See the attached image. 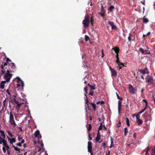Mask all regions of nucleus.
I'll list each match as a JSON object with an SVG mask.
<instances>
[{
  "label": "nucleus",
  "instance_id": "nucleus-2",
  "mask_svg": "<svg viewBox=\"0 0 155 155\" xmlns=\"http://www.w3.org/2000/svg\"><path fill=\"white\" fill-rule=\"evenodd\" d=\"M145 79L146 82L147 83V85H151L153 84L154 80L152 76L150 75H148Z\"/></svg>",
  "mask_w": 155,
  "mask_h": 155
},
{
  "label": "nucleus",
  "instance_id": "nucleus-5",
  "mask_svg": "<svg viewBox=\"0 0 155 155\" xmlns=\"http://www.w3.org/2000/svg\"><path fill=\"white\" fill-rule=\"evenodd\" d=\"M129 90L130 93L133 94H135V89L134 88V87L130 84L129 85Z\"/></svg>",
  "mask_w": 155,
  "mask_h": 155
},
{
  "label": "nucleus",
  "instance_id": "nucleus-54",
  "mask_svg": "<svg viewBox=\"0 0 155 155\" xmlns=\"http://www.w3.org/2000/svg\"><path fill=\"white\" fill-rule=\"evenodd\" d=\"M16 144L19 147H21L22 146V144L21 143H17Z\"/></svg>",
  "mask_w": 155,
  "mask_h": 155
},
{
  "label": "nucleus",
  "instance_id": "nucleus-20",
  "mask_svg": "<svg viewBox=\"0 0 155 155\" xmlns=\"http://www.w3.org/2000/svg\"><path fill=\"white\" fill-rule=\"evenodd\" d=\"M111 72L112 76H114V77H116L117 75V72L114 69Z\"/></svg>",
  "mask_w": 155,
  "mask_h": 155
},
{
  "label": "nucleus",
  "instance_id": "nucleus-3",
  "mask_svg": "<svg viewBox=\"0 0 155 155\" xmlns=\"http://www.w3.org/2000/svg\"><path fill=\"white\" fill-rule=\"evenodd\" d=\"M9 122L11 125H13L14 127H16L17 124L14 120V116L11 112H10Z\"/></svg>",
  "mask_w": 155,
  "mask_h": 155
},
{
  "label": "nucleus",
  "instance_id": "nucleus-10",
  "mask_svg": "<svg viewBox=\"0 0 155 155\" xmlns=\"http://www.w3.org/2000/svg\"><path fill=\"white\" fill-rule=\"evenodd\" d=\"M87 149L88 152L92 151V143L90 141L88 142Z\"/></svg>",
  "mask_w": 155,
  "mask_h": 155
},
{
  "label": "nucleus",
  "instance_id": "nucleus-7",
  "mask_svg": "<svg viewBox=\"0 0 155 155\" xmlns=\"http://www.w3.org/2000/svg\"><path fill=\"white\" fill-rule=\"evenodd\" d=\"M139 51L143 54H150V52L148 50H144L142 48H139Z\"/></svg>",
  "mask_w": 155,
  "mask_h": 155
},
{
  "label": "nucleus",
  "instance_id": "nucleus-1",
  "mask_svg": "<svg viewBox=\"0 0 155 155\" xmlns=\"http://www.w3.org/2000/svg\"><path fill=\"white\" fill-rule=\"evenodd\" d=\"M11 70L10 68H9V70L6 69V71H7L6 73L4 75V79H5V81L8 82L10 81L12 75V74H10V73L13 72V70Z\"/></svg>",
  "mask_w": 155,
  "mask_h": 155
},
{
  "label": "nucleus",
  "instance_id": "nucleus-43",
  "mask_svg": "<svg viewBox=\"0 0 155 155\" xmlns=\"http://www.w3.org/2000/svg\"><path fill=\"white\" fill-rule=\"evenodd\" d=\"M150 147L149 146H148L147 148L146 153H147L150 149Z\"/></svg>",
  "mask_w": 155,
  "mask_h": 155
},
{
  "label": "nucleus",
  "instance_id": "nucleus-39",
  "mask_svg": "<svg viewBox=\"0 0 155 155\" xmlns=\"http://www.w3.org/2000/svg\"><path fill=\"white\" fill-rule=\"evenodd\" d=\"M102 127H103L102 124V123H101V124H100V125L99 127V128L98 131H99V130H102Z\"/></svg>",
  "mask_w": 155,
  "mask_h": 155
},
{
  "label": "nucleus",
  "instance_id": "nucleus-56",
  "mask_svg": "<svg viewBox=\"0 0 155 155\" xmlns=\"http://www.w3.org/2000/svg\"><path fill=\"white\" fill-rule=\"evenodd\" d=\"M102 55L101 56V57L103 58L104 57V52H103V50L102 49Z\"/></svg>",
  "mask_w": 155,
  "mask_h": 155
},
{
  "label": "nucleus",
  "instance_id": "nucleus-27",
  "mask_svg": "<svg viewBox=\"0 0 155 155\" xmlns=\"http://www.w3.org/2000/svg\"><path fill=\"white\" fill-rule=\"evenodd\" d=\"M2 54L5 55V57L4 58V59L5 58H6V56L5 54L4 53H2V54L1 53V54ZM6 62H7V63H8V62L9 61L10 62L11 61V60H10V59L9 58H6Z\"/></svg>",
  "mask_w": 155,
  "mask_h": 155
},
{
  "label": "nucleus",
  "instance_id": "nucleus-29",
  "mask_svg": "<svg viewBox=\"0 0 155 155\" xmlns=\"http://www.w3.org/2000/svg\"><path fill=\"white\" fill-rule=\"evenodd\" d=\"M87 85L88 86L91 88V90H95V87H94V86L91 85L89 84H87Z\"/></svg>",
  "mask_w": 155,
  "mask_h": 155
},
{
  "label": "nucleus",
  "instance_id": "nucleus-18",
  "mask_svg": "<svg viewBox=\"0 0 155 155\" xmlns=\"http://www.w3.org/2000/svg\"><path fill=\"white\" fill-rule=\"evenodd\" d=\"M8 140L10 141V143H15V139L14 138H12V139H10L8 137Z\"/></svg>",
  "mask_w": 155,
  "mask_h": 155
},
{
  "label": "nucleus",
  "instance_id": "nucleus-64",
  "mask_svg": "<svg viewBox=\"0 0 155 155\" xmlns=\"http://www.w3.org/2000/svg\"><path fill=\"white\" fill-rule=\"evenodd\" d=\"M143 113V112L142 111V110H141V111H140V112H138V114H141V113Z\"/></svg>",
  "mask_w": 155,
  "mask_h": 155
},
{
  "label": "nucleus",
  "instance_id": "nucleus-15",
  "mask_svg": "<svg viewBox=\"0 0 155 155\" xmlns=\"http://www.w3.org/2000/svg\"><path fill=\"white\" fill-rule=\"evenodd\" d=\"M9 68L7 69L8 70H9V68H10L11 69V70H13V72L14 71V69L15 68V64L14 63H12L9 65Z\"/></svg>",
  "mask_w": 155,
  "mask_h": 155
},
{
  "label": "nucleus",
  "instance_id": "nucleus-44",
  "mask_svg": "<svg viewBox=\"0 0 155 155\" xmlns=\"http://www.w3.org/2000/svg\"><path fill=\"white\" fill-rule=\"evenodd\" d=\"M140 116L139 115V114H137L136 115V118L137 120L140 119Z\"/></svg>",
  "mask_w": 155,
  "mask_h": 155
},
{
  "label": "nucleus",
  "instance_id": "nucleus-28",
  "mask_svg": "<svg viewBox=\"0 0 155 155\" xmlns=\"http://www.w3.org/2000/svg\"><path fill=\"white\" fill-rule=\"evenodd\" d=\"M124 135L126 136L127 135V134L128 132V129L127 127H126L124 128Z\"/></svg>",
  "mask_w": 155,
  "mask_h": 155
},
{
  "label": "nucleus",
  "instance_id": "nucleus-51",
  "mask_svg": "<svg viewBox=\"0 0 155 155\" xmlns=\"http://www.w3.org/2000/svg\"><path fill=\"white\" fill-rule=\"evenodd\" d=\"M149 120L151 121L152 120V117H151V115L149 114Z\"/></svg>",
  "mask_w": 155,
  "mask_h": 155
},
{
  "label": "nucleus",
  "instance_id": "nucleus-30",
  "mask_svg": "<svg viewBox=\"0 0 155 155\" xmlns=\"http://www.w3.org/2000/svg\"><path fill=\"white\" fill-rule=\"evenodd\" d=\"M151 154L152 155H155V146L154 147L152 150Z\"/></svg>",
  "mask_w": 155,
  "mask_h": 155
},
{
  "label": "nucleus",
  "instance_id": "nucleus-42",
  "mask_svg": "<svg viewBox=\"0 0 155 155\" xmlns=\"http://www.w3.org/2000/svg\"><path fill=\"white\" fill-rule=\"evenodd\" d=\"M116 57L117 58V60H116V62L117 61L118 62V61H119V57H118V54H116Z\"/></svg>",
  "mask_w": 155,
  "mask_h": 155
},
{
  "label": "nucleus",
  "instance_id": "nucleus-12",
  "mask_svg": "<svg viewBox=\"0 0 155 155\" xmlns=\"http://www.w3.org/2000/svg\"><path fill=\"white\" fill-rule=\"evenodd\" d=\"M17 85L18 87H23L24 85L23 82L20 79H19Z\"/></svg>",
  "mask_w": 155,
  "mask_h": 155
},
{
  "label": "nucleus",
  "instance_id": "nucleus-24",
  "mask_svg": "<svg viewBox=\"0 0 155 155\" xmlns=\"http://www.w3.org/2000/svg\"><path fill=\"white\" fill-rule=\"evenodd\" d=\"M85 95L86 96V97L84 98V100H85V104H86V105H87V104H88V103L90 104V102L88 100L86 94H85Z\"/></svg>",
  "mask_w": 155,
  "mask_h": 155
},
{
  "label": "nucleus",
  "instance_id": "nucleus-32",
  "mask_svg": "<svg viewBox=\"0 0 155 155\" xmlns=\"http://www.w3.org/2000/svg\"><path fill=\"white\" fill-rule=\"evenodd\" d=\"M126 123L128 127H129L130 125V121L129 119L127 118H126Z\"/></svg>",
  "mask_w": 155,
  "mask_h": 155
},
{
  "label": "nucleus",
  "instance_id": "nucleus-35",
  "mask_svg": "<svg viewBox=\"0 0 155 155\" xmlns=\"http://www.w3.org/2000/svg\"><path fill=\"white\" fill-rule=\"evenodd\" d=\"M144 70L143 69H139L138 70V71L140 72V73L142 74H144L145 72L143 71Z\"/></svg>",
  "mask_w": 155,
  "mask_h": 155
},
{
  "label": "nucleus",
  "instance_id": "nucleus-57",
  "mask_svg": "<svg viewBox=\"0 0 155 155\" xmlns=\"http://www.w3.org/2000/svg\"><path fill=\"white\" fill-rule=\"evenodd\" d=\"M111 144H113V139L112 138H111Z\"/></svg>",
  "mask_w": 155,
  "mask_h": 155
},
{
  "label": "nucleus",
  "instance_id": "nucleus-34",
  "mask_svg": "<svg viewBox=\"0 0 155 155\" xmlns=\"http://www.w3.org/2000/svg\"><path fill=\"white\" fill-rule=\"evenodd\" d=\"M85 39L86 41H87L88 40L90 39V38L89 37H88L87 35H85Z\"/></svg>",
  "mask_w": 155,
  "mask_h": 155
},
{
  "label": "nucleus",
  "instance_id": "nucleus-9",
  "mask_svg": "<svg viewBox=\"0 0 155 155\" xmlns=\"http://www.w3.org/2000/svg\"><path fill=\"white\" fill-rule=\"evenodd\" d=\"M108 23L109 24L111 27V29L113 30H115L117 29L116 26L114 25L113 22L109 21L108 22Z\"/></svg>",
  "mask_w": 155,
  "mask_h": 155
},
{
  "label": "nucleus",
  "instance_id": "nucleus-23",
  "mask_svg": "<svg viewBox=\"0 0 155 155\" xmlns=\"http://www.w3.org/2000/svg\"><path fill=\"white\" fill-rule=\"evenodd\" d=\"M136 122L139 125H140L143 124V121L141 119H139L137 120Z\"/></svg>",
  "mask_w": 155,
  "mask_h": 155
},
{
  "label": "nucleus",
  "instance_id": "nucleus-48",
  "mask_svg": "<svg viewBox=\"0 0 155 155\" xmlns=\"http://www.w3.org/2000/svg\"><path fill=\"white\" fill-rule=\"evenodd\" d=\"M101 11L102 12H105V11H104V8H103V6L102 5V6H101Z\"/></svg>",
  "mask_w": 155,
  "mask_h": 155
},
{
  "label": "nucleus",
  "instance_id": "nucleus-21",
  "mask_svg": "<svg viewBox=\"0 0 155 155\" xmlns=\"http://www.w3.org/2000/svg\"><path fill=\"white\" fill-rule=\"evenodd\" d=\"M90 104L91 105L93 108V109L94 111H95L96 110V105L94 103L90 102Z\"/></svg>",
  "mask_w": 155,
  "mask_h": 155
},
{
  "label": "nucleus",
  "instance_id": "nucleus-60",
  "mask_svg": "<svg viewBox=\"0 0 155 155\" xmlns=\"http://www.w3.org/2000/svg\"><path fill=\"white\" fill-rule=\"evenodd\" d=\"M134 143H131L127 144V145L128 146H131V144H134Z\"/></svg>",
  "mask_w": 155,
  "mask_h": 155
},
{
  "label": "nucleus",
  "instance_id": "nucleus-19",
  "mask_svg": "<svg viewBox=\"0 0 155 155\" xmlns=\"http://www.w3.org/2000/svg\"><path fill=\"white\" fill-rule=\"evenodd\" d=\"M143 22L144 23H147L149 22V20L146 18V16H144L143 18Z\"/></svg>",
  "mask_w": 155,
  "mask_h": 155
},
{
  "label": "nucleus",
  "instance_id": "nucleus-50",
  "mask_svg": "<svg viewBox=\"0 0 155 155\" xmlns=\"http://www.w3.org/2000/svg\"><path fill=\"white\" fill-rule=\"evenodd\" d=\"M2 149H3V152L4 153H5L6 151V150L5 148V147H2Z\"/></svg>",
  "mask_w": 155,
  "mask_h": 155
},
{
  "label": "nucleus",
  "instance_id": "nucleus-40",
  "mask_svg": "<svg viewBox=\"0 0 155 155\" xmlns=\"http://www.w3.org/2000/svg\"><path fill=\"white\" fill-rule=\"evenodd\" d=\"M89 94L93 96L94 95V92L91 90H90V92L89 93Z\"/></svg>",
  "mask_w": 155,
  "mask_h": 155
},
{
  "label": "nucleus",
  "instance_id": "nucleus-13",
  "mask_svg": "<svg viewBox=\"0 0 155 155\" xmlns=\"http://www.w3.org/2000/svg\"><path fill=\"white\" fill-rule=\"evenodd\" d=\"M116 62L118 65L117 68H118L119 69H121L124 66L123 63L120 62V61H118V62L117 61Z\"/></svg>",
  "mask_w": 155,
  "mask_h": 155
},
{
  "label": "nucleus",
  "instance_id": "nucleus-26",
  "mask_svg": "<svg viewBox=\"0 0 155 155\" xmlns=\"http://www.w3.org/2000/svg\"><path fill=\"white\" fill-rule=\"evenodd\" d=\"M23 104V103H21L18 104L16 106V110H18L19 109L20 107L21 106L22 104Z\"/></svg>",
  "mask_w": 155,
  "mask_h": 155
},
{
  "label": "nucleus",
  "instance_id": "nucleus-63",
  "mask_svg": "<svg viewBox=\"0 0 155 155\" xmlns=\"http://www.w3.org/2000/svg\"><path fill=\"white\" fill-rule=\"evenodd\" d=\"M146 109V107H145V108L143 110H142L143 112H144L145 110Z\"/></svg>",
  "mask_w": 155,
  "mask_h": 155
},
{
  "label": "nucleus",
  "instance_id": "nucleus-33",
  "mask_svg": "<svg viewBox=\"0 0 155 155\" xmlns=\"http://www.w3.org/2000/svg\"><path fill=\"white\" fill-rule=\"evenodd\" d=\"M94 21V18H93V17L92 16L91 18L90 22H91V25L92 26L93 25Z\"/></svg>",
  "mask_w": 155,
  "mask_h": 155
},
{
  "label": "nucleus",
  "instance_id": "nucleus-16",
  "mask_svg": "<svg viewBox=\"0 0 155 155\" xmlns=\"http://www.w3.org/2000/svg\"><path fill=\"white\" fill-rule=\"evenodd\" d=\"M35 136L36 137L38 138H41V135L40 134L39 131L38 130H37L35 132Z\"/></svg>",
  "mask_w": 155,
  "mask_h": 155
},
{
  "label": "nucleus",
  "instance_id": "nucleus-59",
  "mask_svg": "<svg viewBox=\"0 0 155 155\" xmlns=\"http://www.w3.org/2000/svg\"><path fill=\"white\" fill-rule=\"evenodd\" d=\"M105 13V12H102V13L100 14V15H101V16H104V15Z\"/></svg>",
  "mask_w": 155,
  "mask_h": 155
},
{
  "label": "nucleus",
  "instance_id": "nucleus-8",
  "mask_svg": "<svg viewBox=\"0 0 155 155\" xmlns=\"http://www.w3.org/2000/svg\"><path fill=\"white\" fill-rule=\"evenodd\" d=\"M1 139L2 140V142L3 143V145L5 146L8 149H9V147L8 146V144L7 143V141L4 139H2L1 137V144H2V142L1 141Z\"/></svg>",
  "mask_w": 155,
  "mask_h": 155
},
{
  "label": "nucleus",
  "instance_id": "nucleus-62",
  "mask_svg": "<svg viewBox=\"0 0 155 155\" xmlns=\"http://www.w3.org/2000/svg\"><path fill=\"white\" fill-rule=\"evenodd\" d=\"M25 142V140L24 139H22V140L21 141V142H20L21 144L23 143H24Z\"/></svg>",
  "mask_w": 155,
  "mask_h": 155
},
{
  "label": "nucleus",
  "instance_id": "nucleus-46",
  "mask_svg": "<svg viewBox=\"0 0 155 155\" xmlns=\"http://www.w3.org/2000/svg\"><path fill=\"white\" fill-rule=\"evenodd\" d=\"M14 149L15 150L19 151V153L20 152V149L18 148L17 147H15Z\"/></svg>",
  "mask_w": 155,
  "mask_h": 155
},
{
  "label": "nucleus",
  "instance_id": "nucleus-36",
  "mask_svg": "<svg viewBox=\"0 0 155 155\" xmlns=\"http://www.w3.org/2000/svg\"><path fill=\"white\" fill-rule=\"evenodd\" d=\"M114 6L112 5H110V7L109 8V9L110 10V11L111 12L112 10L114 9Z\"/></svg>",
  "mask_w": 155,
  "mask_h": 155
},
{
  "label": "nucleus",
  "instance_id": "nucleus-11",
  "mask_svg": "<svg viewBox=\"0 0 155 155\" xmlns=\"http://www.w3.org/2000/svg\"><path fill=\"white\" fill-rule=\"evenodd\" d=\"M101 138L100 135V132L99 131H97V136L95 138V141L97 142H98L99 143H101V141H99V140H100Z\"/></svg>",
  "mask_w": 155,
  "mask_h": 155
},
{
  "label": "nucleus",
  "instance_id": "nucleus-52",
  "mask_svg": "<svg viewBox=\"0 0 155 155\" xmlns=\"http://www.w3.org/2000/svg\"><path fill=\"white\" fill-rule=\"evenodd\" d=\"M120 124H121V123H120V121L119 122L118 124L117 125V127H120Z\"/></svg>",
  "mask_w": 155,
  "mask_h": 155
},
{
  "label": "nucleus",
  "instance_id": "nucleus-55",
  "mask_svg": "<svg viewBox=\"0 0 155 155\" xmlns=\"http://www.w3.org/2000/svg\"><path fill=\"white\" fill-rule=\"evenodd\" d=\"M131 35H130L128 37V40L129 42L131 40Z\"/></svg>",
  "mask_w": 155,
  "mask_h": 155
},
{
  "label": "nucleus",
  "instance_id": "nucleus-17",
  "mask_svg": "<svg viewBox=\"0 0 155 155\" xmlns=\"http://www.w3.org/2000/svg\"><path fill=\"white\" fill-rule=\"evenodd\" d=\"M6 82L5 81H2L1 82V88L4 89L5 87V84L6 83Z\"/></svg>",
  "mask_w": 155,
  "mask_h": 155
},
{
  "label": "nucleus",
  "instance_id": "nucleus-58",
  "mask_svg": "<svg viewBox=\"0 0 155 155\" xmlns=\"http://www.w3.org/2000/svg\"><path fill=\"white\" fill-rule=\"evenodd\" d=\"M150 32H148L146 34V36H149L150 35Z\"/></svg>",
  "mask_w": 155,
  "mask_h": 155
},
{
  "label": "nucleus",
  "instance_id": "nucleus-4",
  "mask_svg": "<svg viewBox=\"0 0 155 155\" xmlns=\"http://www.w3.org/2000/svg\"><path fill=\"white\" fill-rule=\"evenodd\" d=\"M89 18L88 16H85L84 19L82 21V24L84 27L86 28L89 26Z\"/></svg>",
  "mask_w": 155,
  "mask_h": 155
},
{
  "label": "nucleus",
  "instance_id": "nucleus-47",
  "mask_svg": "<svg viewBox=\"0 0 155 155\" xmlns=\"http://www.w3.org/2000/svg\"><path fill=\"white\" fill-rule=\"evenodd\" d=\"M14 101L17 104V105L19 104V102L18 101H17L16 99L15 98H14Z\"/></svg>",
  "mask_w": 155,
  "mask_h": 155
},
{
  "label": "nucleus",
  "instance_id": "nucleus-37",
  "mask_svg": "<svg viewBox=\"0 0 155 155\" xmlns=\"http://www.w3.org/2000/svg\"><path fill=\"white\" fill-rule=\"evenodd\" d=\"M143 70L144 72H145V74H148L149 73V72L148 71V69L147 68H144V69Z\"/></svg>",
  "mask_w": 155,
  "mask_h": 155
},
{
  "label": "nucleus",
  "instance_id": "nucleus-31",
  "mask_svg": "<svg viewBox=\"0 0 155 155\" xmlns=\"http://www.w3.org/2000/svg\"><path fill=\"white\" fill-rule=\"evenodd\" d=\"M87 130L88 131H90L91 130L92 127L91 124H88V127H87Z\"/></svg>",
  "mask_w": 155,
  "mask_h": 155
},
{
  "label": "nucleus",
  "instance_id": "nucleus-61",
  "mask_svg": "<svg viewBox=\"0 0 155 155\" xmlns=\"http://www.w3.org/2000/svg\"><path fill=\"white\" fill-rule=\"evenodd\" d=\"M100 104L101 105L104 104V102L103 101H100Z\"/></svg>",
  "mask_w": 155,
  "mask_h": 155
},
{
  "label": "nucleus",
  "instance_id": "nucleus-45",
  "mask_svg": "<svg viewBox=\"0 0 155 155\" xmlns=\"http://www.w3.org/2000/svg\"><path fill=\"white\" fill-rule=\"evenodd\" d=\"M116 94H117V98L118 99H120V100H123V98H122L120 97L119 95H118V94L117 93H116Z\"/></svg>",
  "mask_w": 155,
  "mask_h": 155
},
{
  "label": "nucleus",
  "instance_id": "nucleus-14",
  "mask_svg": "<svg viewBox=\"0 0 155 155\" xmlns=\"http://www.w3.org/2000/svg\"><path fill=\"white\" fill-rule=\"evenodd\" d=\"M122 105V102L120 101H118V112L119 114H120V111L121 110V107Z\"/></svg>",
  "mask_w": 155,
  "mask_h": 155
},
{
  "label": "nucleus",
  "instance_id": "nucleus-6",
  "mask_svg": "<svg viewBox=\"0 0 155 155\" xmlns=\"http://www.w3.org/2000/svg\"><path fill=\"white\" fill-rule=\"evenodd\" d=\"M8 63L7 62H6L5 63H2V64L1 65V69L2 70V74H4L5 73V72L6 71V70L7 68H5V70H3L4 69V67H5L6 66H7L8 64Z\"/></svg>",
  "mask_w": 155,
  "mask_h": 155
},
{
  "label": "nucleus",
  "instance_id": "nucleus-22",
  "mask_svg": "<svg viewBox=\"0 0 155 155\" xmlns=\"http://www.w3.org/2000/svg\"><path fill=\"white\" fill-rule=\"evenodd\" d=\"M113 49L116 54H118L119 51V49L118 48H115Z\"/></svg>",
  "mask_w": 155,
  "mask_h": 155
},
{
  "label": "nucleus",
  "instance_id": "nucleus-38",
  "mask_svg": "<svg viewBox=\"0 0 155 155\" xmlns=\"http://www.w3.org/2000/svg\"><path fill=\"white\" fill-rule=\"evenodd\" d=\"M1 135L3 137H5V135L4 133V131H3L1 130Z\"/></svg>",
  "mask_w": 155,
  "mask_h": 155
},
{
  "label": "nucleus",
  "instance_id": "nucleus-41",
  "mask_svg": "<svg viewBox=\"0 0 155 155\" xmlns=\"http://www.w3.org/2000/svg\"><path fill=\"white\" fill-rule=\"evenodd\" d=\"M87 87H85L84 88V90L85 91V94H87Z\"/></svg>",
  "mask_w": 155,
  "mask_h": 155
},
{
  "label": "nucleus",
  "instance_id": "nucleus-25",
  "mask_svg": "<svg viewBox=\"0 0 155 155\" xmlns=\"http://www.w3.org/2000/svg\"><path fill=\"white\" fill-rule=\"evenodd\" d=\"M87 106L86 107L85 109L86 110V112H87V110H91V107L90 106L88 105V104H87L86 105Z\"/></svg>",
  "mask_w": 155,
  "mask_h": 155
},
{
  "label": "nucleus",
  "instance_id": "nucleus-53",
  "mask_svg": "<svg viewBox=\"0 0 155 155\" xmlns=\"http://www.w3.org/2000/svg\"><path fill=\"white\" fill-rule=\"evenodd\" d=\"M140 3L144 5H145V0H143V1L140 2Z\"/></svg>",
  "mask_w": 155,
  "mask_h": 155
},
{
  "label": "nucleus",
  "instance_id": "nucleus-49",
  "mask_svg": "<svg viewBox=\"0 0 155 155\" xmlns=\"http://www.w3.org/2000/svg\"><path fill=\"white\" fill-rule=\"evenodd\" d=\"M88 136L89 137L88 139L89 140H92V138L91 137V135L90 134H89L88 135Z\"/></svg>",
  "mask_w": 155,
  "mask_h": 155
}]
</instances>
